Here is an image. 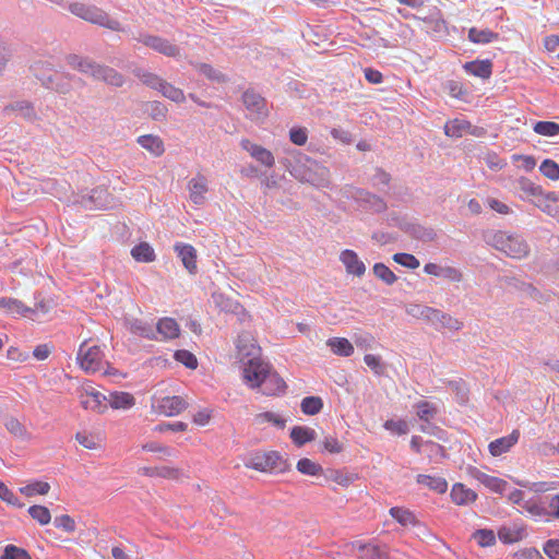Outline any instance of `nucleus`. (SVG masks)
<instances>
[{
    "mask_svg": "<svg viewBox=\"0 0 559 559\" xmlns=\"http://www.w3.org/2000/svg\"><path fill=\"white\" fill-rule=\"evenodd\" d=\"M243 378L252 388L261 386L265 395H275L286 389L285 381L263 360H253L246 364Z\"/></svg>",
    "mask_w": 559,
    "mask_h": 559,
    "instance_id": "obj_1",
    "label": "nucleus"
},
{
    "mask_svg": "<svg viewBox=\"0 0 559 559\" xmlns=\"http://www.w3.org/2000/svg\"><path fill=\"white\" fill-rule=\"evenodd\" d=\"M486 241L488 245L513 259H522L530 252V247L526 241L518 235H509L500 230L492 231L486 235Z\"/></svg>",
    "mask_w": 559,
    "mask_h": 559,
    "instance_id": "obj_2",
    "label": "nucleus"
},
{
    "mask_svg": "<svg viewBox=\"0 0 559 559\" xmlns=\"http://www.w3.org/2000/svg\"><path fill=\"white\" fill-rule=\"evenodd\" d=\"M245 466L264 473H284L290 468L280 452H257L245 462Z\"/></svg>",
    "mask_w": 559,
    "mask_h": 559,
    "instance_id": "obj_3",
    "label": "nucleus"
},
{
    "mask_svg": "<svg viewBox=\"0 0 559 559\" xmlns=\"http://www.w3.org/2000/svg\"><path fill=\"white\" fill-rule=\"evenodd\" d=\"M69 10L72 14L93 24L117 32L122 29L117 20L110 19L108 14L99 8L75 2L69 5Z\"/></svg>",
    "mask_w": 559,
    "mask_h": 559,
    "instance_id": "obj_4",
    "label": "nucleus"
},
{
    "mask_svg": "<svg viewBox=\"0 0 559 559\" xmlns=\"http://www.w3.org/2000/svg\"><path fill=\"white\" fill-rule=\"evenodd\" d=\"M290 174L301 182H308L316 187L329 186V170L318 163L307 159L304 166H295Z\"/></svg>",
    "mask_w": 559,
    "mask_h": 559,
    "instance_id": "obj_5",
    "label": "nucleus"
},
{
    "mask_svg": "<svg viewBox=\"0 0 559 559\" xmlns=\"http://www.w3.org/2000/svg\"><path fill=\"white\" fill-rule=\"evenodd\" d=\"M78 361L85 372L94 373L100 370L103 352L99 346L88 345L87 342H84L79 348Z\"/></svg>",
    "mask_w": 559,
    "mask_h": 559,
    "instance_id": "obj_6",
    "label": "nucleus"
},
{
    "mask_svg": "<svg viewBox=\"0 0 559 559\" xmlns=\"http://www.w3.org/2000/svg\"><path fill=\"white\" fill-rule=\"evenodd\" d=\"M444 133L449 138H464V136H485V129L481 127L472 126L467 120L455 118L444 124Z\"/></svg>",
    "mask_w": 559,
    "mask_h": 559,
    "instance_id": "obj_7",
    "label": "nucleus"
},
{
    "mask_svg": "<svg viewBox=\"0 0 559 559\" xmlns=\"http://www.w3.org/2000/svg\"><path fill=\"white\" fill-rule=\"evenodd\" d=\"M260 347L255 344L253 336L249 332H242L237 340V356L243 366L253 360H261Z\"/></svg>",
    "mask_w": 559,
    "mask_h": 559,
    "instance_id": "obj_8",
    "label": "nucleus"
},
{
    "mask_svg": "<svg viewBox=\"0 0 559 559\" xmlns=\"http://www.w3.org/2000/svg\"><path fill=\"white\" fill-rule=\"evenodd\" d=\"M188 407V403L181 396H164L155 399L152 408L164 416H176Z\"/></svg>",
    "mask_w": 559,
    "mask_h": 559,
    "instance_id": "obj_9",
    "label": "nucleus"
},
{
    "mask_svg": "<svg viewBox=\"0 0 559 559\" xmlns=\"http://www.w3.org/2000/svg\"><path fill=\"white\" fill-rule=\"evenodd\" d=\"M392 219L395 222V224L400 227L401 230H403L413 239L420 240L424 242H430L433 241L437 237L436 231L430 227L423 226L418 223L406 222L404 219Z\"/></svg>",
    "mask_w": 559,
    "mask_h": 559,
    "instance_id": "obj_10",
    "label": "nucleus"
},
{
    "mask_svg": "<svg viewBox=\"0 0 559 559\" xmlns=\"http://www.w3.org/2000/svg\"><path fill=\"white\" fill-rule=\"evenodd\" d=\"M243 105L250 114L257 118L267 116L265 99L253 91H246L242 95Z\"/></svg>",
    "mask_w": 559,
    "mask_h": 559,
    "instance_id": "obj_11",
    "label": "nucleus"
},
{
    "mask_svg": "<svg viewBox=\"0 0 559 559\" xmlns=\"http://www.w3.org/2000/svg\"><path fill=\"white\" fill-rule=\"evenodd\" d=\"M174 250L181 260L185 269L190 274H195L198 272L197 250L191 245L183 242H176Z\"/></svg>",
    "mask_w": 559,
    "mask_h": 559,
    "instance_id": "obj_12",
    "label": "nucleus"
},
{
    "mask_svg": "<svg viewBox=\"0 0 559 559\" xmlns=\"http://www.w3.org/2000/svg\"><path fill=\"white\" fill-rule=\"evenodd\" d=\"M350 551L359 552V559H390L386 549L380 545L355 542L349 545Z\"/></svg>",
    "mask_w": 559,
    "mask_h": 559,
    "instance_id": "obj_13",
    "label": "nucleus"
},
{
    "mask_svg": "<svg viewBox=\"0 0 559 559\" xmlns=\"http://www.w3.org/2000/svg\"><path fill=\"white\" fill-rule=\"evenodd\" d=\"M143 44L167 57L179 56V48L169 40L158 36H145L142 39Z\"/></svg>",
    "mask_w": 559,
    "mask_h": 559,
    "instance_id": "obj_14",
    "label": "nucleus"
},
{
    "mask_svg": "<svg viewBox=\"0 0 559 559\" xmlns=\"http://www.w3.org/2000/svg\"><path fill=\"white\" fill-rule=\"evenodd\" d=\"M469 475L481 483L484 486L489 488L490 490L502 493L508 486V483L501 478L487 475L486 473L479 471L476 467H469L468 468Z\"/></svg>",
    "mask_w": 559,
    "mask_h": 559,
    "instance_id": "obj_15",
    "label": "nucleus"
},
{
    "mask_svg": "<svg viewBox=\"0 0 559 559\" xmlns=\"http://www.w3.org/2000/svg\"><path fill=\"white\" fill-rule=\"evenodd\" d=\"M340 260L345 265L347 273L356 276L365 274L366 266L355 251L349 249L343 250L340 254Z\"/></svg>",
    "mask_w": 559,
    "mask_h": 559,
    "instance_id": "obj_16",
    "label": "nucleus"
},
{
    "mask_svg": "<svg viewBox=\"0 0 559 559\" xmlns=\"http://www.w3.org/2000/svg\"><path fill=\"white\" fill-rule=\"evenodd\" d=\"M66 60L73 70L94 78L98 66L95 61L75 53L68 55Z\"/></svg>",
    "mask_w": 559,
    "mask_h": 559,
    "instance_id": "obj_17",
    "label": "nucleus"
},
{
    "mask_svg": "<svg viewBox=\"0 0 559 559\" xmlns=\"http://www.w3.org/2000/svg\"><path fill=\"white\" fill-rule=\"evenodd\" d=\"M519 438L520 431L513 430L509 436L493 440L488 445L490 454L499 456L508 452L518 442Z\"/></svg>",
    "mask_w": 559,
    "mask_h": 559,
    "instance_id": "obj_18",
    "label": "nucleus"
},
{
    "mask_svg": "<svg viewBox=\"0 0 559 559\" xmlns=\"http://www.w3.org/2000/svg\"><path fill=\"white\" fill-rule=\"evenodd\" d=\"M463 69L471 75L487 80L492 74V62L489 59L468 61Z\"/></svg>",
    "mask_w": 559,
    "mask_h": 559,
    "instance_id": "obj_19",
    "label": "nucleus"
},
{
    "mask_svg": "<svg viewBox=\"0 0 559 559\" xmlns=\"http://www.w3.org/2000/svg\"><path fill=\"white\" fill-rule=\"evenodd\" d=\"M243 148L262 165L271 167L274 164V156L271 151L262 147L255 142H242Z\"/></svg>",
    "mask_w": 559,
    "mask_h": 559,
    "instance_id": "obj_20",
    "label": "nucleus"
},
{
    "mask_svg": "<svg viewBox=\"0 0 559 559\" xmlns=\"http://www.w3.org/2000/svg\"><path fill=\"white\" fill-rule=\"evenodd\" d=\"M93 79L103 81L107 84L117 87L122 86V84L124 83L123 76L118 71L102 64L97 66V70Z\"/></svg>",
    "mask_w": 559,
    "mask_h": 559,
    "instance_id": "obj_21",
    "label": "nucleus"
},
{
    "mask_svg": "<svg viewBox=\"0 0 559 559\" xmlns=\"http://www.w3.org/2000/svg\"><path fill=\"white\" fill-rule=\"evenodd\" d=\"M107 198L108 192L106 189L96 188L92 190V193L88 198L83 197L81 203L85 209L91 210L93 206L96 209H103L107 206Z\"/></svg>",
    "mask_w": 559,
    "mask_h": 559,
    "instance_id": "obj_22",
    "label": "nucleus"
},
{
    "mask_svg": "<svg viewBox=\"0 0 559 559\" xmlns=\"http://www.w3.org/2000/svg\"><path fill=\"white\" fill-rule=\"evenodd\" d=\"M430 322H439L441 328L449 329L451 331H459L463 328V322L439 309H433Z\"/></svg>",
    "mask_w": 559,
    "mask_h": 559,
    "instance_id": "obj_23",
    "label": "nucleus"
},
{
    "mask_svg": "<svg viewBox=\"0 0 559 559\" xmlns=\"http://www.w3.org/2000/svg\"><path fill=\"white\" fill-rule=\"evenodd\" d=\"M290 438L295 445L302 447L317 438L314 429L305 426H295L290 430Z\"/></svg>",
    "mask_w": 559,
    "mask_h": 559,
    "instance_id": "obj_24",
    "label": "nucleus"
},
{
    "mask_svg": "<svg viewBox=\"0 0 559 559\" xmlns=\"http://www.w3.org/2000/svg\"><path fill=\"white\" fill-rule=\"evenodd\" d=\"M126 324L133 334L140 335L148 340L156 338V333L154 329L150 324L143 322L142 320L128 319L126 320Z\"/></svg>",
    "mask_w": 559,
    "mask_h": 559,
    "instance_id": "obj_25",
    "label": "nucleus"
},
{
    "mask_svg": "<svg viewBox=\"0 0 559 559\" xmlns=\"http://www.w3.org/2000/svg\"><path fill=\"white\" fill-rule=\"evenodd\" d=\"M0 308L10 314L27 316L31 311H34L32 307L25 306L21 300L15 298H1Z\"/></svg>",
    "mask_w": 559,
    "mask_h": 559,
    "instance_id": "obj_26",
    "label": "nucleus"
},
{
    "mask_svg": "<svg viewBox=\"0 0 559 559\" xmlns=\"http://www.w3.org/2000/svg\"><path fill=\"white\" fill-rule=\"evenodd\" d=\"M451 498L456 504H467L474 502L477 495L464 487L462 484H455L451 490Z\"/></svg>",
    "mask_w": 559,
    "mask_h": 559,
    "instance_id": "obj_27",
    "label": "nucleus"
},
{
    "mask_svg": "<svg viewBox=\"0 0 559 559\" xmlns=\"http://www.w3.org/2000/svg\"><path fill=\"white\" fill-rule=\"evenodd\" d=\"M190 199L194 204H202L204 193L207 191L206 180L203 177L194 178L189 182Z\"/></svg>",
    "mask_w": 559,
    "mask_h": 559,
    "instance_id": "obj_28",
    "label": "nucleus"
},
{
    "mask_svg": "<svg viewBox=\"0 0 559 559\" xmlns=\"http://www.w3.org/2000/svg\"><path fill=\"white\" fill-rule=\"evenodd\" d=\"M80 401L81 405L85 409H91L96 413H103L107 408V405L105 404V401H107V397L99 393L94 394V396L85 397L84 394H80Z\"/></svg>",
    "mask_w": 559,
    "mask_h": 559,
    "instance_id": "obj_29",
    "label": "nucleus"
},
{
    "mask_svg": "<svg viewBox=\"0 0 559 559\" xmlns=\"http://www.w3.org/2000/svg\"><path fill=\"white\" fill-rule=\"evenodd\" d=\"M498 37L499 35L489 28L478 29L476 27H472L468 31V39L474 44H489L497 40Z\"/></svg>",
    "mask_w": 559,
    "mask_h": 559,
    "instance_id": "obj_30",
    "label": "nucleus"
},
{
    "mask_svg": "<svg viewBox=\"0 0 559 559\" xmlns=\"http://www.w3.org/2000/svg\"><path fill=\"white\" fill-rule=\"evenodd\" d=\"M326 345L334 354L340 356L348 357L354 353V347L347 338L332 337L328 340Z\"/></svg>",
    "mask_w": 559,
    "mask_h": 559,
    "instance_id": "obj_31",
    "label": "nucleus"
},
{
    "mask_svg": "<svg viewBox=\"0 0 559 559\" xmlns=\"http://www.w3.org/2000/svg\"><path fill=\"white\" fill-rule=\"evenodd\" d=\"M109 405L112 408L119 409H128L132 407L135 403V400L132 394L127 392H112L108 399Z\"/></svg>",
    "mask_w": 559,
    "mask_h": 559,
    "instance_id": "obj_32",
    "label": "nucleus"
},
{
    "mask_svg": "<svg viewBox=\"0 0 559 559\" xmlns=\"http://www.w3.org/2000/svg\"><path fill=\"white\" fill-rule=\"evenodd\" d=\"M156 331L164 338H175L179 335V325L171 318H164L157 322Z\"/></svg>",
    "mask_w": 559,
    "mask_h": 559,
    "instance_id": "obj_33",
    "label": "nucleus"
},
{
    "mask_svg": "<svg viewBox=\"0 0 559 559\" xmlns=\"http://www.w3.org/2000/svg\"><path fill=\"white\" fill-rule=\"evenodd\" d=\"M253 423L257 426H263L264 424H272L273 426L284 429L286 426V419L273 412H263L257 414L253 418Z\"/></svg>",
    "mask_w": 559,
    "mask_h": 559,
    "instance_id": "obj_34",
    "label": "nucleus"
},
{
    "mask_svg": "<svg viewBox=\"0 0 559 559\" xmlns=\"http://www.w3.org/2000/svg\"><path fill=\"white\" fill-rule=\"evenodd\" d=\"M131 255L139 262H153L156 258L154 249L147 242H141L133 247Z\"/></svg>",
    "mask_w": 559,
    "mask_h": 559,
    "instance_id": "obj_35",
    "label": "nucleus"
},
{
    "mask_svg": "<svg viewBox=\"0 0 559 559\" xmlns=\"http://www.w3.org/2000/svg\"><path fill=\"white\" fill-rule=\"evenodd\" d=\"M417 483L425 485L438 493H443L448 489L445 479L441 477H432L429 475H418Z\"/></svg>",
    "mask_w": 559,
    "mask_h": 559,
    "instance_id": "obj_36",
    "label": "nucleus"
},
{
    "mask_svg": "<svg viewBox=\"0 0 559 559\" xmlns=\"http://www.w3.org/2000/svg\"><path fill=\"white\" fill-rule=\"evenodd\" d=\"M518 187L520 191L525 193L527 197H534L536 198V201H539L542 198H544L543 189L540 186L535 185L527 178H520L518 181Z\"/></svg>",
    "mask_w": 559,
    "mask_h": 559,
    "instance_id": "obj_37",
    "label": "nucleus"
},
{
    "mask_svg": "<svg viewBox=\"0 0 559 559\" xmlns=\"http://www.w3.org/2000/svg\"><path fill=\"white\" fill-rule=\"evenodd\" d=\"M390 514L401 525H417L418 521L416 520L413 512L407 509L393 507L390 509Z\"/></svg>",
    "mask_w": 559,
    "mask_h": 559,
    "instance_id": "obj_38",
    "label": "nucleus"
},
{
    "mask_svg": "<svg viewBox=\"0 0 559 559\" xmlns=\"http://www.w3.org/2000/svg\"><path fill=\"white\" fill-rule=\"evenodd\" d=\"M5 429L14 437L21 438V439H27L28 432L25 428V426L15 417L10 416L7 417L4 421Z\"/></svg>",
    "mask_w": 559,
    "mask_h": 559,
    "instance_id": "obj_39",
    "label": "nucleus"
},
{
    "mask_svg": "<svg viewBox=\"0 0 559 559\" xmlns=\"http://www.w3.org/2000/svg\"><path fill=\"white\" fill-rule=\"evenodd\" d=\"M158 92L164 97H166L175 103H178V104L183 103L186 99L183 91L174 86L173 84L168 83L167 81H164V83Z\"/></svg>",
    "mask_w": 559,
    "mask_h": 559,
    "instance_id": "obj_40",
    "label": "nucleus"
},
{
    "mask_svg": "<svg viewBox=\"0 0 559 559\" xmlns=\"http://www.w3.org/2000/svg\"><path fill=\"white\" fill-rule=\"evenodd\" d=\"M433 309L428 306H421L417 304H409L405 307L406 313L416 318V319H424L430 322L431 316L433 313Z\"/></svg>",
    "mask_w": 559,
    "mask_h": 559,
    "instance_id": "obj_41",
    "label": "nucleus"
},
{
    "mask_svg": "<svg viewBox=\"0 0 559 559\" xmlns=\"http://www.w3.org/2000/svg\"><path fill=\"white\" fill-rule=\"evenodd\" d=\"M301 411L306 415H316L323 407V401L319 396H307L301 401Z\"/></svg>",
    "mask_w": 559,
    "mask_h": 559,
    "instance_id": "obj_42",
    "label": "nucleus"
},
{
    "mask_svg": "<svg viewBox=\"0 0 559 559\" xmlns=\"http://www.w3.org/2000/svg\"><path fill=\"white\" fill-rule=\"evenodd\" d=\"M533 129L542 136H556L559 134V123L554 121H538L534 124Z\"/></svg>",
    "mask_w": 559,
    "mask_h": 559,
    "instance_id": "obj_43",
    "label": "nucleus"
},
{
    "mask_svg": "<svg viewBox=\"0 0 559 559\" xmlns=\"http://www.w3.org/2000/svg\"><path fill=\"white\" fill-rule=\"evenodd\" d=\"M372 271L373 274L386 285H392L397 281L396 275L384 263H376Z\"/></svg>",
    "mask_w": 559,
    "mask_h": 559,
    "instance_id": "obj_44",
    "label": "nucleus"
},
{
    "mask_svg": "<svg viewBox=\"0 0 559 559\" xmlns=\"http://www.w3.org/2000/svg\"><path fill=\"white\" fill-rule=\"evenodd\" d=\"M297 469L305 475L316 476L323 472V468L320 464L314 463L310 459L304 457L298 461Z\"/></svg>",
    "mask_w": 559,
    "mask_h": 559,
    "instance_id": "obj_45",
    "label": "nucleus"
},
{
    "mask_svg": "<svg viewBox=\"0 0 559 559\" xmlns=\"http://www.w3.org/2000/svg\"><path fill=\"white\" fill-rule=\"evenodd\" d=\"M28 514L37 521L40 525H46L51 520V514L49 510L44 506H32L28 509Z\"/></svg>",
    "mask_w": 559,
    "mask_h": 559,
    "instance_id": "obj_46",
    "label": "nucleus"
},
{
    "mask_svg": "<svg viewBox=\"0 0 559 559\" xmlns=\"http://www.w3.org/2000/svg\"><path fill=\"white\" fill-rule=\"evenodd\" d=\"M136 75L143 84L156 91H159L165 81L160 76L146 71H139Z\"/></svg>",
    "mask_w": 559,
    "mask_h": 559,
    "instance_id": "obj_47",
    "label": "nucleus"
},
{
    "mask_svg": "<svg viewBox=\"0 0 559 559\" xmlns=\"http://www.w3.org/2000/svg\"><path fill=\"white\" fill-rule=\"evenodd\" d=\"M50 489V485L45 481H35L25 487L20 488L21 493L32 497L35 493L47 495Z\"/></svg>",
    "mask_w": 559,
    "mask_h": 559,
    "instance_id": "obj_48",
    "label": "nucleus"
},
{
    "mask_svg": "<svg viewBox=\"0 0 559 559\" xmlns=\"http://www.w3.org/2000/svg\"><path fill=\"white\" fill-rule=\"evenodd\" d=\"M417 416L424 420L429 421L437 414V407L429 402H419L416 404Z\"/></svg>",
    "mask_w": 559,
    "mask_h": 559,
    "instance_id": "obj_49",
    "label": "nucleus"
},
{
    "mask_svg": "<svg viewBox=\"0 0 559 559\" xmlns=\"http://www.w3.org/2000/svg\"><path fill=\"white\" fill-rule=\"evenodd\" d=\"M473 538L478 543L481 547H488L496 543V536L491 530H477L473 534Z\"/></svg>",
    "mask_w": 559,
    "mask_h": 559,
    "instance_id": "obj_50",
    "label": "nucleus"
},
{
    "mask_svg": "<svg viewBox=\"0 0 559 559\" xmlns=\"http://www.w3.org/2000/svg\"><path fill=\"white\" fill-rule=\"evenodd\" d=\"M175 359L189 369H195L198 366L197 357L186 349H180L175 353Z\"/></svg>",
    "mask_w": 559,
    "mask_h": 559,
    "instance_id": "obj_51",
    "label": "nucleus"
},
{
    "mask_svg": "<svg viewBox=\"0 0 559 559\" xmlns=\"http://www.w3.org/2000/svg\"><path fill=\"white\" fill-rule=\"evenodd\" d=\"M393 261L408 269H417L419 266V260L411 253H395Z\"/></svg>",
    "mask_w": 559,
    "mask_h": 559,
    "instance_id": "obj_52",
    "label": "nucleus"
},
{
    "mask_svg": "<svg viewBox=\"0 0 559 559\" xmlns=\"http://www.w3.org/2000/svg\"><path fill=\"white\" fill-rule=\"evenodd\" d=\"M1 559H31V556L23 548H19L14 545H8L4 548Z\"/></svg>",
    "mask_w": 559,
    "mask_h": 559,
    "instance_id": "obj_53",
    "label": "nucleus"
},
{
    "mask_svg": "<svg viewBox=\"0 0 559 559\" xmlns=\"http://www.w3.org/2000/svg\"><path fill=\"white\" fill-rule=\"evenodd\" d=\"M539 170L545 177L551 180L559 179V166L551 159H545L542 163Z\"/></svg>",
    "mask_w": 559,
    "mask_h": 559,
    "instance_id": "obj_54",
    "label": "nucleus"
},
{
    "mask_svg": "<svg viewBox=\"0 0 559 559\" xmlns=\"http://www.w3.org/2000/svg\"><path fill=\"white\" fill-rule=\"evenodd\" d=\"M549 200H551V201L556 200V197L554 193H549V194L545 195L544 198H542L539 201H534V203L538 207H540L544 212H546L548 215H551L555 217L559 213V209L556 205L548 203Z\"/></svg>",
    "mask_w": 559,
    "mask_h": 559,
    "instance_id": "obj_55",
    "label": "nucleus"
},
{
    "mask_svg": "<svg viewBox=\"0 0 559 559\" xmlns=\"http://www.w3.org/2000/svg\"><path fill=\"white\" fill-rule=\"evenodd\" d=\"M359 193L368 195V198L370 199L368 204L370 205V209L373 210L376 213H381L386 210V203L380 197L366 190H359Z\"/></svg>",
    "mask_w": 559,
    "mask_h": 559,
    "instance_id": "obj_56",
    "label": "nucleus"
},
{
    "mask_svg": "<svg viewBox=\"0 0 559 559\" xmlns=\"http://www.w3.org/2000/svg\"><path fill=\"white\" fill-rule=\"evenodd\" d=\"M53 524L56 527L62 528L67 533H73L75 531V522L68 514L56 516Z\"/></svg>",
    "mask_w": 559,
    "mask_h": 559,
    "instance_id": "obj_57",
    "label": "nucleus"
},
{
    "mask_svg": "<svg viewBox=\"0 0 559 559\" xmlns=\"http://www.w3.org/2000/svg\"><path fill=\"white\" fill-rule=\"evenodd\" d=\"M0 498L17 508H23L24 503H22L19 498L0 480Z\"/></svg>",
    "mask_w": 559,
    "mask_h": 559,
    "instance_id": "obj_58",
    "label": "nucleus"
},
{
    "mask_svg": "<svg viewBox=\"0 0 559 559\" xmlns=\"http://www.w3.org/2000/svg\"><path fill=\"white\" fill-rule=\"evenodd\" d=\"M365 364L373 370V372L378 376L383 374L384 372V365L381 362L380 357L368 354L364 358Z\"/></svg>",
    "mask_w": 559,
    "mask_h": 559,
    "instance_id": "obj_59",
    "label": "nucleus"
},
{
    "mask_svg": "<svg viewBox=\"0 0 559 559\" xmlns=\"http://www.w3.org/2000/svg\"><path fill=\"white\" fill-rule=\"evenodd\" d=\"M371 180L373 187L380 189V186H389L391 181V175L381 168H376Z\"/></svg>",
    "mask_w": 559,
    "mask_h": 559,
    "instance_id": "obj_60",
    "label": "nucleus"
},
{
    "mask_svg": "<svg viewBox=\"0 0 559 559\" xmlns=\"http://www.w3.org/2000/svg\"><path fill=\"white\" fill-rule=\"evenodd\" d=\"M181 476V471L177 467L171 466H159L157 472V477L166 478V479H179Z\"/></svg>",
    "mask_w": 559,
    "mask_h": 559,
    "instance_id": "obj_61",
    "label": "nucleus"
},
{
    "mask_svg": "<svg viewBox=\"0 0 559 559\" xmlns=\"http://www.w3.org/2000/svg\"><path fill=\"white\" fill-rule=\"evenodd\" d=\"M148 110L151 112V116L155 120H159L166 116L167 108L164 104L159 102H152L148 104Z\"/></svg>",
    "mask_w": 559,
    "mask_h": 559,
    "instance_id": "obj_62",
    "label": "nucleus"
},
{
    "mask_svg": "<svg viewBox=\"0 0 559 559\" xmlns=\"http://www.w3.org/2000/svg\"><path fill=\"white\" fill-rule=\"evenodd\" d=\"M384 428L391 431H394L399 435H405L408 430L407 424L403 420H386L384 424Z\"/></svg>",
    "mask_w": 559,
    "mask_h": 559,
    "instance_id": "obj_63",
    "label": "nucleus"
},
{
    "mask_svg": "<svg viewBox=\"0 0 559 559\" xmlns=\"http://www.w3.org/2000/svg\"><path fill=\"white\" fill-rule=\"evenodd\" d=\"M544 551L550 559H559V540H548L544 546Z\"/></svg>",
    "mask_w": 559,
    "mask_h": 559,
    "instance_id": "obj_64",
    "label": "nucleus"
}]
</instances>
